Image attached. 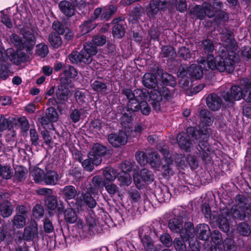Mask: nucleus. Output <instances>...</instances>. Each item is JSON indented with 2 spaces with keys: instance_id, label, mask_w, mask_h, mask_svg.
Wrapping results in <instances>:
<instances>
[{
  "instance_id": "obj_1",
  "label": "nucleus",
  "mask_w": 251,
  "mask_h": 251,
  "mask_svg": "<svg viewBox=\"0 0 251 251\" xmlns=\"http://www.w3.org/2000/svg\"><path fill=\"white\" fill-rule=\"evenodd\" d=\"M200 124L199 129L197 126H190L187 128V132L192 135L195 140H199L197 149L200 156L204 163L210 160V145L208 140L212 134L211 126L213 123L212 113L206 109L199 111Z\"/></svg>"
},
{
  "instance_id": "obj_2",
  "label": "nucleus",
  "mask_w": 251,
  "mask_h": 251,
  "mask_svg": "<svg viewBox=\"0 0 251 251\" xmlns=\"http://www.w3.org/2000/svg\"><path fill=\"white\" fill-rule=\"evenodd\" d=\"M97 202L94 198L88 192L81 193V196L78 195L75 199V209L78 214L84 217L85 223L78 220L77 226L82 230L90 235L100 232L97 225L96 216L93 208L96 207Z\"/></svg>"
},
{
  "instance_id": "obj_3",
  "label": "nucleus",
  "mask_w": 251,
  "mask_h": 251,
  "mask_svg": "<svg viewBox=\"0 0 251 251\" xmlns=\"http://www.w3.org/2000/svg\"><path fill=\"white\" fill-rule=\"evenodd\" d=\"M223 49H220L218 54L215 56L214 62L210 60V67L217 69L220 72H226L231 73L233 72L235 64L240 60L237 52V43L234 38L222 39Z\"/></svg>"
},
{
  "instance_id": "obj_4",
  "label": "nucleus",
  "mask_w": 251,
  "mask_h": 251,
  "mask_svg": "<svg viewBox=\"0 0 251 251\" xmlns=\"http://www.w3.org/2000/svg\"><path fill=\"white\" fill-rule=\"evenodd\" d=\"M139 235L142 243L147 251H159V249L154 246L151 235L153 238L155 237L159 239L160 242L167 247H169L172 245L173 241L171 236L162 228L160 224L157 225L156 227L153 226L152 229L149 226L145 227L143 232L140 233Z\"/></svg>"
},
{
  "instance_id": "obj_5",
  "label": "nucleus",
  "mask_w": 251,
  "mask_h": 251,
  "mask_svg": "<svg viewBox=\"0 0 251 251\" xmlns=\"http://www.w3.org/2000/svg\"><path fill=\"white\" fill-rule=\"evenodd\" d=\"M98 51L95 47L91 43H84L83 49L80 52L72 51L68 56V58L73 64H78L83 63L90 64L93 60V56L96 55Z\"/></svg>"
},
{
  "instance_id": "obj_6",
  "label": "nucleus",
  "mask_w": 251,
  "mask_h": 251,
  "mask_svg": "<svg viewBox=\"0 0 251 251\" xmlns=\"http://www.w3.org/2000/svg\"><path fill=\"white\" fill-rule=\"evenodd\" d=\"M172 98V94L170 90L166 86H164L160 88L158 87V89L151 90L148 101L150 102L154 110L159 111L160 110L163 99L169 101Z\"/></svg>"
},
{
  "instance_id": "obj_7",
  "label": "nucleus",
  "mask_w": 251,
  "mask_h": 251,
  "mask_svg": "<svg viewBox=\"0 0 251 251\" xmlns=\"http://www.w3.org/2000/svg\"><path fill=\"white\" fill-rule=\"evenodd\" d=\"M70 91L69 87L63 85H59L55 92L56 97L50 98L47 102V105L56 106L57 110L61 113L65 109L69 98Z\"/></svg>"
},
{
  "instance_id": "obj_8",
  "label": "nucleus",
  "mask_w": 251,
  "mask_h": 251,
  "mask_svg": "<svg viewBox=\"0 0 251 251\" xmlns=\"http://www.w3.org/2000/svg\"><path fill=\"white\" fill-rule=\"evenodd\" d=\"M247 82H250L249 79L244 80L242 87L237 85L232 86L229 91L223 93V98L226 101L229 102H233L234 100H239L242 99L245 100V99L249 94V92H246V89H245Z\"/></svg>"
},
{
  "instance_id": "obj_9",
  "label": "nucleus",
  "mask_w": 251,
  "mask_h": 251,
  "mask_svg": "<svg viewBox=\"0 0 251 251\" xmlns=\"http://www.w3.org/2000/svg\"><path fill=\"white\" fill-rule=\"evenodd\" d=\"M187 212L185 210L179 209L174 211V217L168 222V227L174 233H179L183 229L184 220L187 217Z\"/></svg>"
},
{
  "instance_id": "obj_10",
  "label": "nucleus",
  "mask_w": 251,
  "mask_h": 251,
  "mask_svg": "<svg viewBox=\"0 0 251 251\" xmlns=\"http://www.w3.org/2000/svg\"><path fill=\"white\" fill-rule=\"evenodd\" d=\"M154 179L153 173L146 168L142 169L133 176V181L137 188H142L146 184H151Z\"/></svg>"
},
{
  "instance_id": "obj_11",
  "label": "nucleus",
  "mask_w": 251,
  "mask_h": 251,
  "mask_svg": "<svg viewBox=\"0 0 251 251\" xmlns=\"http://www.w3.org/2000/svg\"><path fill=\"white\" fill-rule=\"evenodd\" d=\"M201 43L203 46V50L207 54V57L206 59L202 58L200 63L201 65H203V67L206 70H217V69L211 68L209 65L210 64L209 63L210 60H211V62H214L215 58V56L214 57L212 54L214 50V46L212 40L208 38L205 39L202 41Z\"/></svg>"
},
{
  "instance_id": "obj_12",
  "label": "nucleus",
  "mask_w": 251,
  "mask_h": 251,
  "mask_svg": "<svg viewBox=\"0 0 251 251\" xmlns=\"http://www.w3.org/2000/svg\"><path fill=\"white\" fill-rule=\"evenodd\" d=\"M23 50L18 49H14L12 48H8L5 52L6 57L12 64L16 65H19L22 63H25L27 62L29 56Z\"/></svg>"
},
{
  "instance_id": "obj_13",
  "label": "nucleus",
  "mask_w": 251,
  "mask_h": 251,
  "mask_svg": "<svg viewBox=\"0 0 251 251\" xmlns=\"http://www.w3.org/2000/svg\"><path fill=\"white\" fill-rule=\"evenodd\" d=\"M117 10V8L113 5L97 7L94 10L92 15V19L96 20L100 18V21H108Z\"/></svg>"
},
{
  "instance_id": "obj_14",
  "label": "nucleus",
  "mask_w": 251,
  "mask_h": 251,
  "mask_svg": "<svg viewBox=\"0 0 251 251\" xmlns=\"http://www.w3.org/2000/svg\"><path fill=\"white\" fill-rule=\"evenodd\" d=\"M108 151L109 150L106 146L100 143H95L89 151L88 157L92 159L96 166H98L102 161L101 157L105 155Z\"/></svg>"
},
{
  "instance_id": "obj_15",
  "label": "nucleus",
  "mask_w": 251,
  "mask_h": 251,
  "mask_svg": "<svg viewBox=\"0 0 251 251\" xmlns=\"http://www.w3.org/2000/svg\"><path fill=\"white\" fill-rule=\"evenodd\" d=\"M168 2L165 0H151L146 7L147 15L150 18H155L159 11L166 10Z\"/></svg>"
},
{
  "instance_id": "obj_16",
  "label": "nucleus",
  "mask_w": 251,
  "mask_h": 251,
  "mask_svg": "<svg viewBox=\"0 0 251 251\" xmlns=\"http://www.w3.org/2000/svg\"><path fill=\"white\" fill-rule=\"evenodd\" d=\"M113 26L112 28V36L117 39H122L125 35L126 24L124 19L119 17L112 21Z\"/></svg>"
},
{
  "instance_id": "obj_17",
  "label": "nucleus",
  "mask_w": 251,
  "mask_h": 251,
  "mask_svg": "<svg viewBox=\"0 0 251 251\" xmlns=\"http://www.w3.org/2000/svg\"><path fill=\"white\" fill-rule=\"evenodd\" d=\"M44 202L46 206L50 210H57L59 214H61L64 209V204L62 201L58 200L56 196L48 195L45 197Z\"/></svg>"
},
{
  "instance_id": "obj_18",
  "label": "nucleus",
  "mask_w": 251,
  "mask_h": 251,
  "mask_svg": "<svg viewBox=\"0 0 251 251\" xmlns=\"http://www.w3.org/2000/svg\"><path fill=\"white\" fill-rule=\"evenodd\" d=\"M190 137L192 138L193 140L197 141L194 139L192 137V135L187 132V129H186V132H180L176 136V141L179 147L187 152L190 151L191 148L193 145L192 141ZM198 141L199 142V140Z\"/></svg>"
},
{
  "instance_id": "obj_19",
  "label": "nucleus",
  "mask_w": 251,
  "mask_h": 251,
  "mask_svg": "<svg viewBox=\"0 0 251 251\" xmlns=\"http://www.w3.org/2000/svg\"><path fill=\"white\" fill-rule=\"evenodd\" d=\"M126 134L125 132L119 131L118 133H111L108 135L109 143L113 147L118 148L126 144Z\"/></svg>"
},
{
  "instance_id": "obj_20",
  "label": "nucleus",
  "mask_w": 251,
  "mask_h": 251,
  "mask_svg": "<svg viewBox=\"0 0 251 251\" xmlns=\"http://www.w3.org/2000/svg\"><path fill=\"white\" fill-rule=\"evenodd\" d=\"M206 103L208 108L213 111L220 110L223 104L221 98L216 93H211L208 95Z\"/></svg>"
},
{
  "instance_id": "obj_21",
  "label": "nucleus",
  "mask_w": 251,
  "mask_h": 251,
  "mask_svg": "<svg viewBox=\"0 0 251 251\" xmlns=\"http://www.w3.org/2000/svg\"><path fill=\"white\" fill-rule=\"evenodd\" d=\"M23 50H25L27 52H30L36 44V38L33 33L29 31H26L23 34L22 38Z\"/></svg>"
},
{
  "instance_id": "obj_22",
  "label": "nucleus",
  "mask_w": 251,
  "mask_h": 251,
  "mask_svg": "<svg viewBox=\"0 0 251 251\" xmlns=\"http://www.w3.org/2000/svg\"><path fill=\"white\" fill-rule=\"evenodd\" d=\"M182 239L186 241L194 238L196 234V227L195 228L194 224L191 222H184V228L179 232Z\"/></svg>"
},
{
  "instance_id": "obj_23",
  "label": "nucleus",
  "mask_w": 251,
  "mask_h": 251,
  "mask_svg": "<svg viewBox=\"0 0 251 251\" xmlns=\"http://www.w3.org/2000/svg\"><path fill=\"white\" fill-rule=\"evenodd\" d=\"M211 224H216L219 228L224 232H227L229 230V224L226 216L220 214L217 212L214 219L210 222Z\"/></svg>"
},
{
  "instance_id": "obj_24",
  "label": "nucleus",
  "mask_w": 251,
  "mask_h": 251,
  "mask_svg": "<svg viewBox=\"0 0 251 251\" xmlns=\"http://www.w3.org/2000/svg\"><path fill=\"white\" fill-rule=\"evenodd\" d=\"M38 227L36 222L31 223L24 229L23 239L27 241H33L34 238L38 237Z\"/></svg>"
},
{
  "instance_id": "obj_25",
  "label": "nucleus",
  "mask_w": 251,
  "mask_h": 251,
  "mask_svg": "<svg viewBox=\"0 0 251 251\" xmlns=\"http://www.w3.org/2000/svg\"><path fill=\"white\" fill-rule=\"evenodd\" d=\"M106 181H103L102 178L100 176H94L92 180V185H91L90 187L87 189V191H85L84 193L88 192L91 196L92 194H97L99 190H101L104 187ZM84 193L83 192L81 193Z\"/></svg>"
},
{
  "instance_id": "obj_26",
  "label": "nucleus",
  "mask_w": 251,
  "mask_h": 251,
  "mask_svg": "<svg viewBox=\"0 0 251 251\" xmlns=\"http://www.w3.org/2000/svg\"><path fill=\"white\" fill-rule=\"evenodd\" d=\"M58 7L61 13L68 18L72 17L75 14V7L69 1L61 0L58 4Z\"/></svg>"
},
{
  "instance_id": "obj_27",
  "label": "nucleus",
  "mask_w": 251,
  "mask_h": 251,
  "mask_svg": "<svg viewBox=\"0 0 251 251\" xmlns=\"http://www.w3.org/2000/svg\"><path fill=\"white\" fill-rule=\"evenodd\" d=\"M234 219L244 220L251 223V203L244 210L234 209L231 212Z\"/></svg>"
},
{
  "instance_id": "obj_28",
  "label": "nucleus",
  "mask_w": 251,
  "mask_h": 251,
  "mask_svg": "<svg viewBox=\"0 0 251 251\" xmlns=\"http://www.w3.org/2000/svg\"><path fill=\"white\" fill-rule=\"evenodd\" d=\"M196 235L198 238L207 241L210 238L211 230L209 226L205 224H199L196 226Z\"/></svg>"
},
{
  "instance_id": "obj_29",
  "label": "nucleus",
  "mask_w": 251,
  "mask_h": 251,
  "mask_svg": "<svg viewBox=\"0 0 251 251\" xmlns=\"http://www.w3.org/2000/svg\"><path fill=\"white\" fill-rule=\"evenodd\" d=\"M44 177L43 183L47 185H55L59 180V175L54 170H47Z\"/></svg>"
},
{
  "instance_id": "obj_30",
  "label": "nucleus",
  "mask_w": 251,
  "mask_h": 251,
  "mask_svg": "<svg viewBox=\"0 0 251 251\" xmlns=\"http://www.w3.org/2000/svg\"><path fill=\"white\" fill-rule=\"evenodd\" d=\"M203 70L206 71L203 66L192 64L188 69V75L192 79H200L203 75Z\"/></svg>"
},
{
  "instance_id": "obj_31",
  "label": "nucleus",
  "mask_w": 251,
  "mask_h": 251,
  "mask_svg": "<svg viewBox=\"0 0 251 251\" xmlns=\"http://www.w3.org/2000/svg\"><path fill=\"white\" fill-rule=\"evenodd\" d=\"M96 20L92 19V15L89 20L84 21L79 26V36L85 35L92 31L96 27L93 23Z\"/></svg>"
},
{
  "instance_id": "obj_32",
  "label": "nucleus",
  "mask_w": 251,
  "mask_h": 251,
  "mask_svg": "<svg viewBox=\"0 0 251 251\" xmlns=\"http://www.w3.org/2000/svg\"><path fill=\"white\" fill-rule=\"evenodd\" d=\"M142 81L143 85L148 89H155L157 86L156 76L150 73H146L143 75Z\"/></svg>"
},
{
  "instance_id": "obj_33",
  "label": "nucleus",
  "mask_w": 251,
  "mask_h": 251,
  "mask_svg": "<svg viewBox=\"0 0 251 251\" xmlns=\"http://www.w3.org/2000/svg\"><path fill=\"white\" fill-rule=\"evenodd\" d=\"M62 192L65 200H70L77 198L78 195H80V191L77 192L75 187L73 185L65 186L62 189Z\"/></svg>"
},
{
  "instance_id": "obj_34",
  "label": "nucleus",
  "mask_w": 251,
  "mask_h": 251,
  "mask_svg": "<svg viewBox=\"0 0 251 251\" xmlns=\"http://www.w3.org/2000/svg\"><path fill=\"white\" fill-rule=\"evenodd\" d=\"M62 213L64 214L65 221L68 224L75 223L78 219L76 213L73 208H64Z\"/></svg>"
},
{
  "instance_id": "obj_35",
  "label": "nucleus",
  "mask_w": 251,
  "mask_h": 251,
  "mask_svg": "<svg viewBox=\"0 0 251 251\" xmlns=\"http://www.w3.org/2000/svg\"><path fill=\"white\" fill-rule=\"evenodd\" d=\"M13 212V205L8 201H4L0 203V215L3 218H8Z\"/></svg>"
},
{
  "instance_id": "obj_36",
  "label": "nucleus",
  "mask_w": 251,
  "mask_h": 251,
  "mask_svg": "<svg viewBox=\"0 0 251 251\" xmlns=\"http://www.w3.org/2000/svg\"><path fill=\"white\" fill-rule=\"evenodd\" d=\"M148 164H149L152 168L158 169L160 168L161 160L160 155L156 152H148Z\"/></svg>"
},
{
  "instance_id": "obj_37",
  "label": "nucleus",
  "mask_w": 251,
  "mask_h": 251,
  "mask_svg": "<svg viewBox=\"0 0 251 251\" xmlns=\"http://www.w3.org/2000/svg\"><path fill=\"white\" fill-rule=\"evenodd\" d=\"M189 14L192 18L201 20H203L204 19V11L203 4L201 5H196L190 10Z\"/></svg>"
},
{
  "instance_id": "obj_38",
  "label": "nucleus",
  "mask_w": 251,
  "mask_h": 251,
  "mask_svg": "<svg viewBox=\"0 0 251 251\" xmlns=\"http://www.w3.org/2000/svg\"><path fill=\"white\" fill-rule=\"evenodd\" d=\"M133 111L135 112L140 111L143 115L148 116L151 112V108L147 100H142L138 105H135Z\"/></svg>"
},
{
  "instance_id": "obj_39",
  "label": "nucleus",
  "mask_w": 251,
  "mask_h": 251,
  "mask_svg": "<svg viewBox=\"0 0 251 251\" xmlns=\"http://www.w3.org/2000/svg\"><path fill=\"white\" fill-rule=\"evenodd\" d=\"M161 80L162 84L166 86H169L174 88L176 84L175 77L167 72L162 73Z\"/></svg>"
},
{
  "instance_id": "obj_40",
  "label": "nucleus",
  "mask_w": 251,
  "mask_h": 251,
  "mask_svg": "<svg viewBox=\"0 0 251 251\" xmlns=\"http://www.w3.org/2000/svg\"><path fill=\"white\" fill-rule=\"evenodd\" d=\"M117 251H131L135 250L134 246L129 241L123 239L117 241L116 243Z\"/></svg>"
},
{
  "instance_id": "obj_41",
  "label": "nucleus",
  "mask_w": 251,
  "mask_h": 251,
  "mask_svg": "<svg viewBox=\"0 0 251 251\" xmlns=\"http://www.w3.org/2000/svg\"><path fill=\"white\" fill-rule=\"evenodd\" d=\"M117 178L121 187L128 186L131 183L132 178L129 173L119 172Z\"/></svg>"
},
{
  "instance_id": "obj_42",
  "label": "nucleus",
  "mask_w": 251,
  "mask_h": 251,
  "mask_svg": "<svg viewBox=\"0 0 251 251\" xmlns=\"http://www.w3.org/2000/svg\"><path fill=\"white\" fill-rule=\"evenodd\" d=\"M162 57L173 58L176 54L175 49L171 46H162L160 53Z\"/></svg>"
},
{
  "instance_id": "obj_43",
  "label": "nucleus",
  "mask_w": 251,
  "mask_h": 251,
  "mask_svg": "<svg viewBox=\"0 0 251 251\" xmlns=\"http://www.w3.org/2000/svg\"><path fill=\"white\" fill-rule=\"evenodd\" d=\"M60 35L55 32H52L49 35V41L53 48L57 49L62 45L63 41Z\"/></svg>"
},
{
  "instance_id": "obj_44",
  "label": "nucleus",
  "mask_w": 251,
  "mask_h": 251,
  "mask_svg": "<svg viewBox=\"0 0 251 251\" xmlns=\"http://www.w3.org/2000/svg\"><path fill=\"white\" fill-rule=\"evenodd\" d=\"M105 179L109 182L114 181L118 176V173L111 167H107L103 171Z\"/></svg>"
},
{
  "instance_id": "obj_45",
  "label": "nucleus",
  "mask_w": 251,
  "mask_h": 251,
  "mask_svg": "<svg viewBox=\"0 0 251 251\" xmlns=\"http://www.w3.org/2000/svg\"><path fill=\"white\" fill-rule=\"evenodd\" d=\"M166 163L161 167V171L163 176L166 177L173 175L174 172L170 165L173 164V160L171 158H166Z\"/></svg>"
},
{
  "instance_id": "obj_46",
  "label": "nucleus",
  "mask_w": 251,
  "mask_h": 251,
  "mask_svg": "<svg viewBox=\"0 0 251 251\" xmlns=\"http://www.w3.org/2000/svg\"><path fill=\"white\" fill-rule=\"evenodd\" d=\"M27 170L23 166H18L15 168V179L17 182H20L26 178Z\"/></svg>"
},
{
  "instance_id": "obj_47",
  "label": "nucleus",
  "mask_w": 251,
  "mask_h": 251,
  "mask_svg": "<svg viewBox=\"0 0 251 251\" xmlns=\"http://www.w3.org/2000/svg\"><path fill=\"white\" fill-rule=\"evenodd\" d=\"M52 27L55 33L58 35H63L65 31L69 28L66 24L58 21H55L53 22Z\"/></svg>"
},
{
  "instance_id": "obj_48",
  "label": "nucleus",
  "mask_w": 251,
  "mask_h": 251,
  "mask_svg": "<svg viewBox=\"0 0 251 251\" xmlns=\"http://www.w3.org/2000/svg\"><path fill=\"white\" fill-rule=\"evenodd\" d=\"M106 41V37L102 34H97L94 35L92 40V42H87L86 43H91L93 47L96 48L98 50L97 47L102 46L105 44Z\"/></svg>"
},
{
  "instance_id": "obj_49",
  "label": "nucleus",
  "mask_w": 251,
  "mask_h": 251,
  "mask_svg": "<svg viewBox=\"0 0 251 251\" xmlns=\"http://www.w3.org/2000/svg\"><path fill=\"white\" fill-rule=\"evenodd\" d=\"M135 112V111H131L130 110L129 111L126 110L124 111L123 108L121 111L122 116L120 118L122 125L126 126L131 123L133 120V115Z\"/></svg>"
},
{
  "instance_id": "obj_50",
  "label": "nucleus",
  "mask_w": 251,
  "mask_h": 251,
  "mask_svg": "<svg viewBox=\"0 0 251 251\" xmlns=\"http://www.w3.org/2000/svg\"><path fill=\"white\" fill-rule=\"evenodd\" d=\"M201 211L205 217L209 219L210 222L212 219H214L217 212H211V207L209 203L205 202L201 205Z\"/></svg>"
},
{
  "instance_id": "obj_51",
  "label": "nucleus",
  "mask_w": 251,
  "mask_h": 251,
  "mask_svg": "<svg viewBox=\"0 0 251 251\" xmlns=\"http://www.w3.org/2000/svg\"><path fill=\"white\" fill-rule=\"evenodd\" d=\"M68 175L72 177L75 181L78 182L81 181L83 178L82 169L78 167L70 169L68 172Z\"/></svg>"
},
{
  "instance_id": "obj_52",
  "label": "nucleus",
  "mask_w": 251,
  "mask_h": 251,
  "mask_svg": "<svg viewBox=\"0 0 251 251\" xmlns=\"http://www.w3.org/2000/svg\"><path fill=\"white\" fill-rule=\"evenodd\" d=\"M36 54L42 58L46 57L49 52L48 46L44 43H40L36 46Z\"/></svg>"
},
{
  "instance_id": "obj_53",
  "label": "nucleus",
  "mask_w": 251,
  "mask_h": 251,
  "mask_svg": "<svg viewBox=\"0 0 251 251\" xmlns=\"http://www.w3.org/2000/svg\"><path fill=\"white\" fill-rule=\"evenodd\" d=\"M223 248L225 251H236V244L231 238H226L223 242Z\"/></svg>"
},
{
  "instance_id": "obj_54",
  "label": "nucleus",
  "mask_w": 251,
  "mask_h": 251,
  "mask_svg": "<svg viewBox=\"0 0 251 251\" xmlns=\"http://www.w3.org/2000/svg\"><path fill=\"white\" fill-rule=\"evenodd\" d=\"M93 90L97 93L105 92L107 89L106 83L95 80L91 85Z\"/></svg>"
},
{
  "instance_id": "obj_55",
  "label": "nucleus",
  "mask_w": 251,
  "mask_h": 251,
  "mask_svg": "<svg viewBox=\"0 0 251 251\" xmlns=\"http://www.w3.org/2000/svg\"><path fill=\"white\" fill-rule=\"evenodd\" d=\"M104 187L110 197H113L115 195H119V188L116 184L111 182H106Z\"/></svg>"
},
{
  "instance_id": "obj_56",
  "label": "nucleus",
  "mask_w": 251,
  "mask_h": 251,
  "mask_svg": "<svg viewBox=\"0 0 251 251\" xmlns=\"http://www.w3.org/2000/svg\"><path fill=\"white\" fill-rule=\"evenodd\" d=\"M9 43L13 45L16 49L23 50L22 38L15 33H12L10 36Z\"/></svg>"
},
{
  "instance_id": "obj_57",
  "label": "nucleus",
  "mask_w": 251,
  "mask_h": 251,
  "mask_svg": "<svg viewBox=\"0 0 251 251\" xmlns=\"http://www.w3.org/2000/svg\"><path fill=\"white\" fill-rule=\"evenodd\" d=\"M50 106L46 109L45 114L53 123L58 120L59 116L55 108Z\"/></svg>"
},
{
  "instance_id": "obj_58",
  "label": "nucleus",
  "mask_w": 251,
  "mask_h": 251,
  "mask_svg": "<svg viewBox=\"0 0 251 251\" xmlns=\"http://www.w3.org/2000/svg\"><path fill=\"white\" fill-rule=\"evenodd\" d=\"M186 240L180 238H176L174 241V246L176 251H187Z\"/></svg>"
},
{
  "instance_id": "obj_59",
  "label": "nucleus",
  "mask_w": 251,
  "mask_h": 251,
  "mask_svg": "<svg viewBox=\"0 0 251 251\" xmlns=\"http://www.w3.org/2000/svg\"><path fill=\"white\" fill-rule=\"evenodd\" d=\"M45 172L39 168L34 169L32 173V176L36 183H42Z\"/></svg>"
},
{
  "instance_id": "obj_60",
  "label": "nucleus",
  "mask_w": 251,
  "mask_h": 251,
  "mask_svg": "<svg viewBox=\"0 0 251 251\" xmlns=\"http://www.w3.org/2000/svg\"><path fill=\"white\" fill-rule=\"evenodd\" d=\"M188 167L191 170H195L198 167L199 162L196 156L188 154L186 158Z\"/></svg>"
},
{
  "instance_id": "obj_61",
  "label": "nucleus",
  "mask_w": 251,
  "mask_h": 251,
  "mask_svg": "<svg viewBox=\"0 0 251 251\" xmlns=\"http://www.w3.org/2000/svg\"><path fill=\"white\" fill-rule=\"evenodd\" d=\"M13 127L12 122L9 118H5L3 115H0V131L2 132L7 128Z\"/></svg>"
},
{
  "instance_id": "obj_62",
  "label": "nucleus",
  "mask_w": 251,
  "mask_h": 251,
  "mask_svg": "<svg viewBox=\"0 0 251 251\" xmlns=\"http://www.w3.org/2000/svg\"><path fill=\"white\" fill-rule=\"evenodd\" d=\"M25 218L22 215L16 214L12 221L13 226L17 228L23 227L25 225Z\"/></svg>"
},
{
  "instance_id": "obj_63",
  "label": "nucleus",
  "mask_w": 251,
  "mask_h": 251,
  "mask_svg": "<svg viewBox=\"0 0 251 251\" xmlns=\"http://www.w3.org/2000/svg\"><path fill=\"white\" fill-rule=\"evenodd\" d=\"M150 92L145 89H136L134 90V95L135 98L138 100L141 101L142 100H147L148 96H150Z\"/></svg>"
},
{
  "instance_id": "obj_64",
  "label": "nucleus",
  "mask_w": 251,
  "mask_h": 251,
  "mask_svg": "<svg viewBox=\"0 0 251 251\" xmlns=\"http://www.w3.org/2000/svg\"><path fill=\"white\" fill-rule=\"evenodd\" d=\"M237 230L243 236H249L251 233V226L246 223L242 222L238 224Z\"/></svg>"
}]
</instances>
